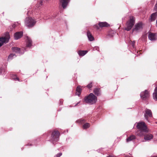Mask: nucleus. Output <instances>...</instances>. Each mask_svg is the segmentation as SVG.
Wrapping results in <instances>:
<instances>
[{"label": "nucleus", "instance_id": "obj_24", "mask_svg": "<svg viewBox=\"0 0 157 157\" xmlns=\"http://www.w3.org/2000/svg\"><path fill=\"white\" fill-rule=\"evenodd\" d=\"M76 122L77 123H79V124H82V123L85 122V121L83 119H80L77 120Z\"/></svg>", "mask_w": 157, "mask_h": 157}, {"label": "nucleus", "instance_id": "obj_6", "mask_svg": "<svg viewBox=\"0 0 157 157\" xmlns=\"http://www.w3.org/2000/svg\"><path fill=\"white\" fill-rule=\"evenodd\" d=\"M140 96L142 99L144 100H146L149 98V94L147 90H145L144 91L141 93Z\"/></svg>", "mask_w": 157, "mask_h": 157}, {"label": "nucleus", "instance_id": "obj_22", "mask_svg": "<svg viewBox=\"0 0 157 157\" xmlns=\"http://www.w3.org/2000/svg\"><path fill=\"white\" fill-rule=\"evenodd\" d=\"M157 15V13H152L151 16V21H154L156 18Z\"/></svg>", "mask_w": 157, "mask_h": 157}, {"label": "nucleus", "instance_id": "obj_35", "mask_svg": "<svg viewBox=\"0 0 157 157\" xmlns=\"http://www.w3.org/2000/svg\"><path fill=\"white\" fill-rule=\"evenodd\" d=\"M151 157H157V156H152Z\"/></svg>", "mask_w": 157, "mask_h": 157}, {"label": "nucleus", "instance_id": "obj_2", "mask_svg": "<svg viewBox=\"0 0 157 157\" xmlns=\"http://www.w3.org/2000/svg\"><path fill=\"white\" fill-rule=\"evenodd\" d=\"M84 100L86 103L92 105L96 102L97 97L93 93H91L88 96L84 98Z\"/></svg>", "mask_w": 157, "mask_h": 157}, {"label": "nucleus", "instance_id": "obj_27", "mask_svg": "<svg viewBox=\"0 0 157 157\" xmlns=\"http://www.w3.org/2000/svg\"><path fill=\"white\" fill-rule=\"evenodd\" d=\"M129 44L132 45V48H134L135 47V41H132L130 40L129 42Z\"/></svg>", "mask_w": 157, "mask_h": 157}, {"label": "nucleus", "instance_id": "obj_5", "mask_svg": "<svg viewBox=\"0 0 157 157\" xmlns=\"http://www.w3.org/2000/svg\"><path fill=\"white\" fill-rule=\"evenodd\" d=\"M134 23V18L133 17H131L127 23L126 27L125 28V30L128 31L131 29Z\"/></svg>", "mask_w": 157, "mask_h": 157}, {"label": "nucleus", "instance_id": "obj_36", "mask_svg": "<svg viewBox=\"0 0 157 157\" xmlns=\"http://www.w3.org/2000/svg\"><path fill=\"white\" fill-rule=\"evenodd\" d=\"M60 102L61 103V102H62L61 100H60Z\"/></svg>", "mask_w": 157, "mask_h": 157}, {"label": "nucleus", "instance_id": "obj_10", "mask_svg": "<svg viewBox=\"0 0 157 157\" xmlns=\"http://www.w3.org/2000/svg\"><path fill=\"white\" fill-rule=\"evenodd\" d=\"M12 50L16 53H18L20 54H23L24 52V50L26 51L25 49L24 48L22 49L21 50H20V48L17 47H12Z\"/></svg>", "mask_w": 157, "mask_h": 157}, {"label": "nucleus", "instance_id": "obj_18", "mask_svg": "<svg viewBox=\"0 0 157 157\" xmlns=\"http://www.w3.org/2000/svg\"><path fill=\"white\" fill-rule=\"evenodd\" d=\"M98 25L101 28L105 27H107L109 25V24L105 22H99L98 23Z\"/></svg>", "mask_w": 157, "mask_h": 157}, {"label": "nucleus", "instance_id": "obj_28", "mask_svg": "<svg viewBox=\"0 0 157 157\" xmlns=\"http://www.w3.org/2000/svg\"><path fill=\"white\" fill-rule=\"evenodd\" d=\"M16 57V56L13 54H11L8 57V59H12L13 58H14Z\"/></svg>", "mask_w": 157, "mask_h": 157}, {"label": "nucleus", "instance_id": "obj_1", "mask_svg": "<svg viewBox=\"0 0 157 157\" xmlns=\"http://www.w3.org/2000/svg\"><path fill=\"white\" fill-rule=\"evenodd\" d=\"M136 127L139 130L136 132V134L140 136L144 135L145 133L148 131L145 123L144 122L137 123Z\"/></svg>", "mask_w": 157, "mask_h": 157}, {"label": "nucleus", "instance_id": "obj_8", "mask_svg": "<svg viewBox=\"0 0 157 157\" xmlns=\"http://www.w3.org/2000/svg\"><path fill=\"white\" fill-rule=\"evenodd\" d=\"M143 29V24L140 22L136 24L135 28L133 29V31L138 32L141 31Z\"/></svg>", "mask_w": 157, "mask_h": 157}, {"label": "nucleus", "instance_id": "obj_9", "mask_svg": "<svg viewBox=\"0 0 157 157\" xmlns=\"http://www.w3.org/2000/svg\"><path fill=\"white\" fill-rule=\"evenodd\" d=\"M10 36L8 34L6 37L0 38V47L3 45L4 43H6L8 42Z\"/></svg>", "mask_w": 157, "mask_h": 157}, {"label": "nucleus", "instance_id": "obj_3", "mask_svg": "<svg viewBox=\"0 0 157 157\" xmlns=\"http://www.w3.org/2000/svg\"><path fill=\"white\" fill-rule=\"evenodd\" d=\"M36 23V21L31 17H27L25 20V25L29 28L33 27L35 25Z\"/></svg>", "mask_w": 157, "mask_h": 157}, {"label": "nucleus", "instance_id": "obj_14", "mask_svg": "<svg viewBox=\"0 0 157 157\" xmlns=\"http://www.w3.org/2000/svg\"><path fill=\"white\" fill-rule=\"evenodd\" d=\"M32 40L30 37L28 36L26 37V47L27 48H30L32 44Z\"/></svg>", "mask_w": 157, "mask_h": 157}, {"label": "nucleus", "instance_id": "obj_11", "mask_svg": "<svg viewBox=\"0 0 157 157\" xmlns=\"http://www.w3.org/2000/svg\"><path fill=\"white\" fill-rule=\"evenodd\" d=\"M70 0H60V3L61 4L62 6L63 9H65Z\"/></svg>", "mask_w": 157, "mask_h": 157}, {"label": "nucleus", "instance_id": "obj_21", "mask_svg": "<svg viewBox=\"0 0 157 157\" xmlns=\"http://www.w3.org/2000/svg\"><path fill=\"white\" fill-rule=\"evenodd\" d=\"M76 95H77L78 96H79L81 94L82 89L80 88V86H77L76 89Z\"/></svg>", "mask_w": 157, "mask_h": 157}, {"label": "nucleus", "instance_id": "obj_33", "mask_svg": "<svg viewBox=\"0 0 157 157\" xmlns=\"http://www.w3.org/2000/svg\"><path fill=\"white\" fill-rule=\"evenodd\" d=\"M43 3V1L42 0H41L40 2V5L39 6H41L42 5V3Z\"/></svg>", "mask_w": 157, "mask_h": 157}, {"label": "nucleus", "instance_id": "obj_29", "mask_svg": "<svg viewBox=\"0 0 157 157\" xmlns=\"http://www.w3.org/2000/svg\"><path fill=\"white\" fill-rule=\"evenodd\" d=\"M93 50L94 51L96 50L98 51H99V48L97 46H95L93 48Z\"/></svg>", "mask_w": 157, "mask_h": 157}, {"label": "nucleus", "instance_id": "obj_15", "mask_svg": "<svg viewBox=\"0 0 157 157\" xmlns=\"http://www.w3.org/2000/svg\"><path fill=\"white\" fill-rule=\"evenodd\" d=\"M153 136L151 134H148L144 136V139L146 141H149L153 138Z\"/></svg>", "mask_w": 157, "mask_h": 157}, {"label": "nucleus", "instance_id": "obj_12", "mask_svg": "<svg viewBox=\"0 0 157 157\" xmlns=\"http://www.w3.org/2000/svg\"><path fill=\"white\" fill-rule=\"evenodd\" d=\"M22 32H19L16 33L14 35V38L15 40H18L21 38L23 36Z\"/></svg>", "mask_w": 157, "mask_h": 157}, {"label": "nucleus", "instance_id": "obj_25", "mask_svg": "<svg viewBox=\"0 0 157 157\" xmlns=\"http://www.w3.org/2000/svg\"><path fill=\"white\" fill-rule=\"evenodd\" d=\"M90 127V124L88 123H86L83 125V129H86Z\"/></svg>", "mask_w": 157, "mask_h": 157}, {"label": "nucleus", "instance_id": "obj_30", "mask_svg": "<svg viewBox=\"0 0 157 157\" xmlns=\"http://www.w3.org/2000/svg\"><path fill=\"white\" fill-rule=\"evenodd\" d=\"M92 82H91L90 83H89V84H88L87 86V88H91L92 87Z\"/></svg>", "mask_w": 157, "mask_h": 157}, {"label": "nucleus", "instance_id": "obj_4", "mask_svg": "<svg viewBox=\"0 0 157 157\" xmlns=\"http://www.w3.org/2000/svg\"><path fill=\"white\" fill-rule=\"evenodd\" d=\"M59 133L57 131H54L52 132L51 140L53 144L59 140Z\"/></svg>", "mask_w": 157, "mask_h": 157}, {"label": "nucleus", "instance_id": "obj_37", "mask_svg": "<svg viewBox=\"0 0 157 157\" xmlns=\"http://www.w3.org/2000/svg\"><path fill=\"white\" fill-rule=\"evenodd\" d=\"M156 123H157V122Z\"/></svg>", "mask_w": 157, "mask_h": 157}, {"label": "nucleus", "instance_id": "obj_13", "mask_svg": "<svg viewBox=\"0 0 157 157\" xmlns=\"http://www.w3.org/2000/svg\"><path fill=\"white\" fill-rule=\"evenodd\" d=\"M148 37L149 39L151 41H154L156 40L155 34L154 33H150Z\"/></svg>", "mask_w": 157, "mask_h": 157}, {"label": "nucleus", "instance_id": "obj_17", "mask_svg": "<svg viewBox=\"0 0 157 157\" xmlns=\"http://www.w3.org/2000/svg\"><path fill=\"white\" fill-rule=\"evenodd\" d=\"M135 139L136 137L134 135H131L127 138L126 140V142H128L132 141H133Z\"/></svg>", "mask_w": 157, "mask_h": 157}, {"label": "nucleus", "instance_id": "obj_16", "mask_svg": "<svg viewBox=\"0 0 157 157\" xmlns=\"http://www.w3.org/2000/svg\"><path fill=\"white\" fill-rule=\"evenodd\" d=\"M87 35L90 41H92L94 40V38L90 31H88L87 32Z\"/></svg>", "mask_w": 157, "mask_h": 157}, {"label": "nucleus", "instance_id": "obj_31", "mask_svg": "<svg viewBox=\"0 0 157 157\" xmlns=\"http://www.w3.org/2000/svg\"><path fill=\"white\" fill-rule=\"evenodd\" d=\"M62 155V153H59L57 154L56 155V157H59Z\"/></svg>", "mask_w": 157, "mask_h": 157}, {"label": "nucleus", "instance_id": "obj_7", "mask_svg": "<svg viewBox=\"0 0 157 157\" xmlns=\"http://www.w3.org/2000/svg\"><path fill=\"white\" fill-rule=\"evenodd\" d=\"M144 116L146 120L149 122L148 117H152V113L151 110L148 109H146L145 110Z\"/></svg>", "mask_w": 157, "mask_h": 157}, {"label": "nucleus", "instance_id": "obj_34", "mask_svg": "<svg viewBox=\"0 0 157 157\" xmlns=\"http://www.w3.org/2000/svg\"><path fill=\"white\" fill-rule=\"evenodd\" d=\"M80 103V101L78 102L75 105H74V106H77L79 103Z\"/></svg>", "mask_w": 157, "mask_h": 157}, {"label": "nucleus", "instance_id": "obj_26", "mask_svg": "<svg viewBox=\"0 0 157 157\" xmlns=\"http://www.w3.org/2000/svg\"><path fill=\"white\" fill-rule=\"evenodd\" d=\"M11 77L13 79L15 80H17L18 81H20L19 79L15 75H12L11 76Z\"/></svg>", "mask_w": 157, "mask_h": 157}, {"label": "nucleus", "instance_id": "obj_32", "mask_svg": "<svg viewBox=\"0 0 157 157\" xmlns=\"http://www.w3.org/2000/svg\"><path fill=\"white\" fill-rule=\"evenodd\" d=\"M94 28L96 29H99V27L98 25H95L94 26Z\"/></svg>", "mask_w": 157, "mask_h": 157}, {"label": "nucleus", "instance_id": "obj_23", "mask_svg": "<svg viewBox=\"0 0 157 157\" xmlns=\"http://www.w3.org/2000/svg\"><path fill=\"white\" fill-rule=\"evenodd\" d=\"M20 23L18 22H15L12 25V27H13L12 29L11 27H10V30L11 31L13 28H15L16 26L18 25Z\"/></svg>", "mask_w": 157, "mask_h": 157}, {"label": "nucleus", "instance_id": "obj_20", "mask_svg": "<svg viewBox=\"0 0 157 157\" xmlns=\"http://www.w3.org/2000/svg\"><path fill=\"white\" fill-rule=\"evenodd\" d=\"M88 51H87L79 50L78 52L79 55L80 56H83L86 54Z\"/></svg>", "mask_w": 157, "mask_h": 157}, {"label": "nucleus", "instance_id": "obj_19", "mask_svg": "<svg viewBox=\"0 0 157 157\" xmlns=\"http://www.w3.org/2000/svg\"><path fill=\"white\" fill-rule=\"evenodd\" d=\"M94 94L97 96H98L101 94V90L100 88H95L94 91Z\"/></svg>", "mask_w": 157, "mask_h": 157}]
</instances>
